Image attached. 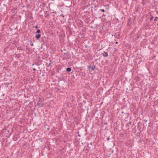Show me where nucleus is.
<instances>
[{
  "label": "nucleus",
  "instance_id": "obj_12",
  "mask_svg": "<svg viewBox=\"0 0 158 158\" xmlns=\"http://www.w3.org/2000/svg\"><path fill=\"white\" fill-rule=\"evenodd\" d=\"M46 39V38L45 36L42 37V40L43 41V42H44V41L46 40H45Z\"/></svg>",
  "mask_w": 158,
  "mask_h": 158
},
{
  "label": "nucleus",
  "instance_id": "obj_49",
  "mask_svg": "<svg viewBox=\"0 0 158 158\" xmlns=\"http://www.w3.org/2000/svg\"><path fill=\"white\" fill-rule=\"evenodd\" d=\"M112 36H113V35H112Z\"/></svg>",
  "mask_w": 158,
  "mask_h": 158
},
{
  "label": "nucleus",
  "instance_id": "obj_15",
  "mask_svg": "<svg viewBox=\"0 0 158 158\" xmlns=\"http://www.w3.org/2000/svg\"><path fill=\"white\" fill-rule=\"evenodd\" d=\"M126 128L127 129H128L129 128V124H126Z\"/></svg>",
  "mask_w": 158,
  "mask_h": 158
},
{
  "label": "nucleus",
  "instance_id": "obj_26",
  "mask_svg": "<svg viewBox=\"0 0 158 158\" xmlns=\"http://www.w3.org/2000/svg\"><path fill=\"white\" fill-rule=\"evenodd\" d=\"M93 144H94V142H93L91 143H90V145H92Z\"/></svg>",
  "mask_w": 158,
  "mask_h": 158
},
{
  "label": "nucleus",
  "instance_id": "obj_21",
  "mask_svg": "<svg viewBox=\"0 0 158 158\" xmlns=\"http://www.w3.org/2000/svg\"><path fill=\"white\" fill-rule=\"evenodd\" d=\"M100 10L103 12H104L105 11L103 9H100Z\"/></svg>",
  "mask_w": 158,
  "mask_h": 158
},
{
  "label": "nucleus",
  "instance_id": "obj_18",
  "mask_svg": "<svg viewBox=\"0 0 158 158\" xmlns=\"http://www.w3.org/2000/svg\"><path fill=\"white\" fill-rule=\"evenodd\" d=\"M17 50H22V48L21 47H19L17 48Z\"/></svg>",
  "mask_w": 158,
  "mask_h": 158
},
{
  "label": "nucleus",
  "instance_id": "obj_44",
  "mask_svg": "<svg viewBox=\"0 0 158 158\" xmlns=\"http://www.w3.org/2000/svg\"><path fill=\"white\" fill-rule=\"evenodd\" d=\"M64 54H67V53H64Z\"/></svg>",
  "mask_w": 158,
  "mask_h": 158
},
{
  "label": "nucleus",
  "instance_id": "obj_6",
  "mask_svg": "<svg viewBox=\"0 0 158 158\" xmlns=\"http://www.w3.org/2000/svg\"><path fill=\"white\" fill-rule=\"evenodd\" d=\"M41 37V35L39 34H36L35 36L36 39H39Z\"/></svg>",
  "mask_w": 158,
  "mask_h": 158
},
{
  "label": "nucleus",
  "instance_id": "obj_33",
  "mask_svg": "<svg viewBox=\"0 0 158 158\" xmlns=\"http://www.w3.org/2000/svg\"><path fill=\"white\" fill-rule=\"evenodd\" d=\"M26 20H25L24 22H23V23L24 24V23H25V24H26Z\"/></svg>",
  "mask_w": 158,
  "mask_h": 158
},
{
  "label": "nucleus",
  "instance_id": "obj_40",
  "mask_svg": "<svg viewBox=\"0 0 158 158\" xmlns=\"http://www.w3.org/2000/svg\"><path fill=\"white\" fill-rule=\"evenodd\" d=\"M156 14L157 15H158V11H156Z\"/></svg>",
  "mask_w": 158,
  "mask_h": 158
},
{
  "label": "nucleus",
  "instance_id": "obj_14",
  "mask_svg": "<svg viewBox=\"0 0 158 158\" xmlns=\"http://www.w3.org/2000/svg\"><path fill=\"white\" fill-rule=\"evenodd\" d=\"M49 24L51 26L52 25L53 26H54V23L53 22H51V21H50L49 22Z\"/></svg>",
  "mask_w": 158,
  "mask_h": 158
},
{
  "label": "nucleus",
  "instance_id": "obj_35",
  "mask_svg": "<svg viewBox=\"0 0 158 158\" xmlns=\"http://www.w3.org/2000/svg\"><path fill=\"white\" fill-rule=\"evenodd\" d=\"M36 65H37V66H39V64H38V63H37L36 64H35Z\"/></svg>",
  "mask_w": 158,
  "mask_h": 158
},
{
  "label": "nucleus",
  "instance_id": "obj_9",
  "mask_svg": "<svg viewBox=\"0 0 158 158\" xmlns=\"http://www.w3.org/2000/svg\"><path fill=\"white\" fill-rule=\"evenodd\" d=\"M66 71L68 73H69V72H70L71 71V70H72L71 68H69V67L67 68L66 69Z\"/></svg>",
  "mask_w": 158,
  "mask_h": 158
},
{
  "label": "nucleus",
  "instance_id": "obj_41",
  "mask_svg": "<svg viewBox=\"0 0 158 158\" xmlns=\"http://www.w3.org/2000/svg\"><path fill=\"white\" fill-rule=\"evenodd\" d=\"M79 131L77 132V133L78 134V135L79 134Z\"/></svg>",
  "mask_w": 158,
  "mask_h": 158
},
{
  "label": "nucleus",
  "instance_id": "obj_29",
  "mask_svg": "<svg viewBox=\"0 0 158 158\" xmlns=\"http://www.w3.org/2000/svg\"><path fill=\"white\" fill-rule=\"evenodd\" d=\"M153 17L152 16L151 17H150V20H152V19H153Z\"/></svg>",
  "mask_w": 158,
  "mask_h": 158
},
{
  "label": "nucleus",
  "instance_id": "obj_23",
  "mask_svg": "<svg viewBox=\"0 0 158 158\" xmlns=\"http://www.w3.org/2000/svg\"><path fill=\"white\" fill-rule=\"evenodd\" d=\"M85 46L86 48H88L90 47H89L87 45H86L85 44Z\"/></svg>",
  "mask_w": 158,
  "mask_h": 158
},
{
  "label": "nucleus",
  "instance_id": "obj_17",
  "mask_svg": "<svg viewBox=\"0 0 158 158\" xmlns=\"http://www.w3.org/2000/svg\"><path fill=\"white\" fill-rule=\"evenodd\" d=\"M13 140L14 141H16L17 140V138L14 137H13Z\"/></svg>",
  "mask_w": 158,
  "mask_h": 158
},
{
  "label": "nucleus",
  "instance_id": "obj_27",
  "mask_svg": "<svg viewBox=\"0 0 158 158\" xmlns=\"http://www.w3.org/2000/svg\"><path fill=\"white\" fill-rule=\"evenodd\" d=\"M137 35H138V36H137V38H136V40H138V39H139V36L138 35V34H137Z\"/></svg>",
  "mask_w": 158,
  "mask_h": 158
},
{
  "label": "nucleus",
  "instance_id": "obj_8",
  "mask_svg": "<svg viewBox=\"0 0 158 158\" xmlns=\"http://www.w3.org/2000/svg\"><path fill=\"white\" fill-rule=\"evenodd\" d=\"M103 56L104 57H107L108 56V54L107 52H104L103 54Z\"/></svg>",
  "mask_w": 158,
  "mask_h": 158
},
{
  "label": "nucleus",
  "instance_id": "obj_43",
  "mask_svg": "<svg viewBox=\"0 0 158 158\" xmlns=\"http://www.w3.org/2000/svg\"><path fill=\"white\" fill-rule=\"evenodd\" d=\"M155 18H155V20H156V18H157L156 17H155Z\"/></svg>",
  "mask_w": 158,
  "mask_h": 158
},
{
  "label": "nucleus",
  "instance_id": "obj_47",
  "mask_svg": "<svg viewBox=\"0 0 158 158\" xmlns=\"http://www.w3.org/2000/svg\"><path fill=\"white\" fill-rule=\"evenodd\" d=\"M30 42H31V40H30Z\"/></svg>",
  "mask_w": 158,
  "mask_h": 158
},
{
  "label": "nucleus",
  "instance_id": "obj_31",
  "mask_svg": "<svg viewBox=\"0 0 158 158\" xmlns=\"http://www.w3.org/2000/svg\"><path fill=\"white\" fill-rule=\"evenodd\" d=\"M33 71H35V70H36V69H35V68H33Z\"/></svg>",
  "mask_w": 158,
  "mask_h": 158
},
{
  "label": "nucleus",
  "instance_id": "obj_25",
  "mask_svg": "<svg viewBox=\"0 0 158 158\" xmlns=\"http://www.w3.org/2000/svg\"><path fill=\"white\" fill-rule=\"evenodd\" d=\"M131 124L132 123L131 121L130 122L128 123V124H129V125H131Z\"/></svg>",
  "mask_w": 158,
  "mask_h": 158
},
{
  "label": "nucleus",
  "instance_id": "obj_46",
  "mask_svg": "<svg viewBox=\"0 0 158 158\" xmlns=\"http://www.w3.org/2000/svg\"><path fill=\"white\" fill-rule=\"evenodd\" d=\"M118 36H119L120 35L118 34Z\"/></svg>",
  "mask_w": 158,
  "mask_h": 158
},
{
  "label": "nucleus",
  "instance_id": "obj_37",
  "mask_svg": "<svg viewBox=\"0 0 158 158\" xmlns=\"http://www.w3.org/2000/svg\"><path fill=\"white\" fill-rule=\"evenodd\" d=\"M51 64V63H50L48 64V66H49Z\"/></svg>",
  "mask_w": 158,
  "mask_h": 158
},
{
  "label": "nucleus",
  "instance_id": "obj_22",
  "mask_svg": "<svg viewBox=\"0 0 158 158\" xmlns=\"http://www.w3.org/2000/svg\"><path fill=\"white\" fill-rule=\"evenodd\" d=\"M0 66H2V63L1 62V60H0Z\"/></svg>",
  "mask_w": 158,
  "mask_h": 158
},
{
  "label": "nucleus",
  "instance_id": "obj_42",
  "mask_svg": "<svg viewBox=\"0 0 158 158\" xmlns=\"http://www.w3.org/2000/svg\"><path fill=\"white\" fill-rule=\"evenodd\" d=\"M35 64L33 63L32 64V65H34Z\"/></svg>",
  "mask_w": 158,
  "mask_h": 158
},
{
  "label": "nucleus",
  "instance_id": "obj_50",
  "mask_svg": "<svg viewBox=\"0 0 158 158\" xmlns=\"http://www.w3.org/2000/svg\"><path fill=\"white\" fill-rule=\"evenodd\" d=\"M115 40V41H116V40Z\"/></svg>",
  "mask_w": 158,
  "mask_h": 158
},
{
  "label": "nucleus",
  "instance_id": "obj_1",
  "mask_svg": "<svg viewBox=\"0 0 158 158\" xmlns=\"http://www.w3.org/2000/svg\"><path fill=\"white\" fill-rule=\"evenodd\" d=\"M76 23L77 25L80 27H83L84 26H85V20H84V22L82 20H76Z\"/></svg>",
  "mask_w": 158,
  "mask_h": 158
},
{
  "label": "nucleus",
  "instance_id": "obj_2",
  "mask_svg": "<svg viewBox=\"0 0 158 158\" xmlns=\"http://www.w3.org/2000/svg\"><path fill=\"white\" fill-rule=\"evenodd\" d=\"M68 23H69V24H68V26H69V31H68L67 32V34H69V36H70L72 35V34L73 32H74V31H73V28H71L70 26L69 27V26L71 25L72 24V23H70V22H68Z\"/></svg>",
  "mask_w": 158,
  "mask_h": 158
},
{
  "label": "nucleus",
  "instance_id": "obj_32",
  "mask_svg": "<svg viewBox=\"0 0 158 158\" xmlns=\"http://www.w3.org/2000/svg\"><path fill=\"white\" fill-rule=\"evenodd\" d=\"M107 140H109V139H110V138H109V137H108L107 139Z\"/></svg>",
  "mask_w": 158,
  "mask_h": 158
},
{
  "label": "nucleus",
  "instance_id": "obj_39",
  "mask_svg": "<svg viewBox=\"0 0 158 158\" xmlns=\"http://www.w3.org/2000/svg\"><path fill=\"white\" fill-rule=\"evenodd\" d=\"M121 113H122V114H123V113H124V111H123L121 112Z\"/></svg>",
  "mask_w": 158,
  "mask_h": 158
},
{
  "label": "nucleus",
  "instance_id": "obj_36",
  "mask_svg": "<svg viewBox=\"0 0 158 158\" xmlns=\"http://www.w3.org/2000/svg\"><path fill=\"white\" fill-rule=\"evenodd\" d=\"M118 42H115V43L116 44H118Z\"/></svg>",
  "mask_w": 158,
  "mask_h": 158
},
{
  "label": "nucleus",
  "instance_id": "obj_16",
  "mask_svg": "<svg viewBox=\"0 0 158 158\" xmlns=\"http://www.w3.org/2000/svg\"><path fill=\"white\" fill-rule=\"evenodd\" d=\"M40 32H41L40 30V29H38L36 31V33L37 34L39 33H40Z\"/></svg>",
  "mask_w": 158,
  "mask_h": 158
},
{
  "label": "nucleus",
  "instance_id": "obj_13",
  "mask_svg": "<svg viewBox=\"0 0 158 158\" xmlns=\"http://www.w3.org/2000/svg\"><path fill=\"white\" fill-rule=\"evenodd\" d=\"M96 68L95 66L94 65H93V66H91V70H94Z\"/></svg>",
  "mask_w": 158,
  "mask_h": 158
},
{
  "label": "nucleus",
  "instance_id": "obj_38",
  "mask_svg": "<svg viewBox=\"0 0 158 158\" xmlns=\"http://www.w3.org/2000/svg\"><path fill=\"white\" fill-rule=\"evenodd\" d=\"M78 136H79V137H81V135H80V134H78Z\"/></svg>",
  "mask_w": 158,
  "mask_h": 158
},
{
  "label": "nucleus",
  "instance_id": "obj_7",
  "mask_svg": "<svg viewBox=\"0 0 158 158\" xmlns=\"http://www.w3.org/2000/svg\"><path fill=\"white\" fill-rule=\"evenodd\" d=\"M71 56L70 54H68L65 56V58L66 59V60H67L68 59H69L70 58Z\"/></svg>",
  "mask_w": 158,
  "mask_h": 158
},
{
  "label": "nucleus",
  "instance_id": "obj_34",
  "mask_svg": "<svg viewBox=\"0 0 158 158\" xmlns=\"http://www.w3.org/2000/svg\"><path fill=\"white\" fill-rule=\"evenodd\" d=\"M31 45V46H33L34 44L33 43H32Z\"/></svg>",
  "mask_w": 158,
  "mask_h": 158
},
{
  "label": "nucleus",
  "instance_id": "obj_5",
  "mask_svg": "<svg viewBox=\"0 0 158 158\" xmlns=\"http://www.w3.org/2000/svg\"><path fill=\"white\" fill-rule=\"evenodd\" d=\"M37 104L40 107H42L43 106V104L42 103L41 101L40 102H38Z\"/></svg>",
  "mask_w": 158,
  "mask_h": 158
},
{
  "label": "nucleus",
  "instance_id": "obj_3",
  "mask_svg": "<svg viewBox=\"0 0 158 158\" xmlns=\"http://www.w3.org/2000/svg\"><path fill=\"white\" fill-rule=\"evenodd\" d=\"M133 20H128L127 23V25L131 26L133 24Z\"/></svg>",
  "mask_w": 158,
  "mask_h": 158
},
{
  "label": "nucleus",
  "instance_id": "obj_28",
  "mask_svg": "<svg viewBox=\"0 0 158 158\" xmlns=\"http://www.w3.org/2000/svg\"><path fill=\"white\" fill-rule=\"evenodd\" d=\"M35 27V28H36V29H37V28H38V26H35V27Z\"/></svg>",
  "mask_w": 158,
  "mask_h": 158
},
{
  "label": "nucleus",
  "instance_id": "obj_11",
  "mask_svg": "<svg viewBox=\"0 0 158 158\" xmlns=\"http://www.w3.org/2000/svg\"><path fill=\"white\" fill-rule=\"evenodd\" d=\"M82 38V36L81 34H79L77 36V38H79L80 39Z\"/></svg>",
  "mask_w": 158,
  "mask_h": 158
},
{
  "label": "nucleus",
  "instance_id": "obj_20",
  "mask_svg": "<svg viewBox=\"0 0 158 158\" xmlns=\"http://www.w3.org/2000/svg\"><path fill=\"white\" fill-rule=\"evenodd\" d=\"M10 84H12V83H10ZM10 84V83H9V82H7V83H6V85H7V86H8V85H9Z\"/></svg>",
  "mask_w": 158,
  "mask_h": 158
},
{
  "label": "nucleus",
  "instance_id": "obj_19",
  "mask_svg": "<svg viewBox=\"0 0 158 158\" xmlns=\"http://www.w3.org/2000/svg\"><path fill=\"white\" fill-rule=\"evenodd\" d=\"M91 68V66L90 65H88L87 66V68H88V69H90Z\"/></svg>",
  "mask_w": 158,
  "mask_h": 158
},
{
  "label": "nucleus",
  "instance_id": "obj_4",
  "mask_svg": "<svg viewBox=\"0 0 158 158\" xmlns=\"http://www.w3.org/2000/svg\"><path fill=\"white\" fill-rule=\"evenodd\" d=\"M4 132L5 133V134L6 135L5 136L6 137H7V136L6 135H8V133L10 132V131L9 130H7V129L6 128H5L4 129Z\"/></svg>",
  "mask_w": 158,
  "mask_h": 158
},
{
  "label": "nucleus",
  "instance_id": "obj_30",
  "mask_svg": "<svg viewBox=\"0 0 158 158\" xmlns=\"http://www.w3.org/2000/svg\"><path fill=\"white\" fill-rule=\"evenodd\" d=\"M83 102L85 103H86V101H85V100H83Z\"/></svg>",
  "mask_w": 158,
  "mask_h": 158
},
{
  "label": "nucleus",
  "instance_id": "obj_10",
  "mask_svg": "<svg viewBox=\"0 0 158 158\" xmlns=\"http://www.w3.org/2000/svg\"><path fill=\"white\" fill-rule=\"evenodd\" d=\"M42 99V98L40 97H39L37 98L36 100L38 102H41V101Z\"/></svg>",
  "mask_w": 158,
  "mask_h": 158
},
{
  "label": "nucleus",
  "instance_id": "obj_24",
  "mask_svg": "<svg viewBox=\"0 0 158 158\" xmlns=\"http://www.w3.org/2000/svg\"><path fill=\"white\" fill-rule=\"evenodd\" d=\"M143 122L144 121V122L146 123V122H147V120H144H144H143Z\"/></svg>",
  "mask_w": 158,
  "mask_h": 158
},
{
  "label": "nucleus",
  "instance_id": "obj_45",
  "mask_svg": "<svg viewBox=\"0 0 158 158\" xmlns=\"http://www.w3.org/2000/svg\"><path fill=\"white\" fill-rule=\"evenodd\" d=\"M49 128H48V130H49Z\"/></svg>",
  "mask_w": 158,
  "mask_h": 158
},
{
  "label": "nucleus",
  "instance_id": "obj_48",
  "mask_svg": "<svg viewBox=\"0 0 158 158\" xmlns=\"http://www.w3.org/2000/svg\"><path fill=\"white\" fill-rule=\"evenodd\" d=\"M60 16H62V14H61Z\"/></svg>",
  "mask_w": 158,
  "mask_h": 158
}]
</instances>
